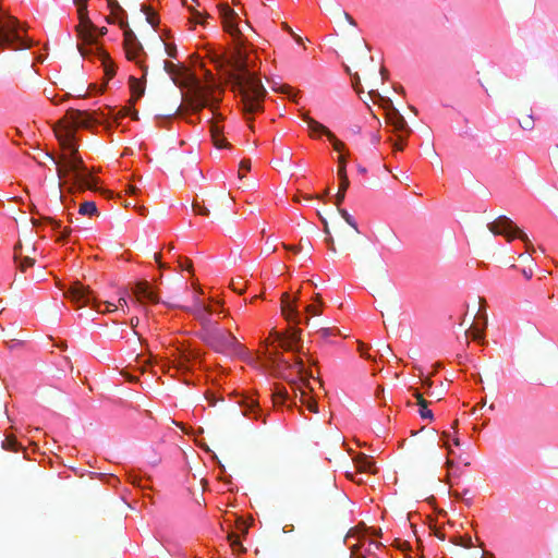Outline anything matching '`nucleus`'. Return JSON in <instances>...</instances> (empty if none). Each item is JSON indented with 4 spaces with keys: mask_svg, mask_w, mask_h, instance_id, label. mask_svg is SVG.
I'll return each mask as SVG.
<instances>
[{
    "mask_svg": "<svg viewBox=\"0 0 558 558\" xmlns=\"http://www.w3.org/2000/svg\"><path fill=\"white\" fill-rule=\"evenodd\" d=\"M2 447L7 450L11 451H17L19 450V444L16 439L13 436H8L2 442Z\"/></svg>",
    "mask_w": 558,
    "mask_h": 558,
    "instance_id": "nucleus-32",
    "label": "nucleus"
},
{
    "mask_svg": "<svg viewBox=\"0 0 558 558\" xmlns=\"http://www.w3.org/2000/svg\"><path fill=\"white\" fill-rule=\"evenodd\" d=\"M128 305V302H126V299L124 295L120 296L119 300H118V308L121 307L122 310H124V307ZM125 313V311H123Z\"/></svg>",
    "mask_w": 558,
    "mask_h": 558,
    "instance_id": "nucleus-58",
    "label": "nucleus"
},
{
    "mask_svg": "<svg viewBox=\"0 0 558 558\" xmlns=\"http://www.w3.org/2000/svg\"><path fill=\"white\" fill-rule=\"evenodd\" d=\"M119 25L120 27L123 29V45L128 44V43H133L134 41H137V37L136 35L134 34V32L129 27L128 25V22L124 20V19H120L119 20Z\"/></svg>",
    "mask_w": 558,
    "mask_h": 558,
    "instance_id": "nucleus-24",
    "label": "nucleus"
},
{
    "mask_svg": "<svg viewBox=\"0 0 558 558\" xmlns=\"http://www.w3.org/2000/svg\"><path fill=\"white\" fill-rule=\"evenodd\" d=\"M70 233H71V229L64 228L63 231L61 232V234L59 235L58 241H64L69 236Z\"/></svg>",
    "mask_w": 558,
    "mask_h": 558,
    "instance_id": "nucleus-57",
    "label": "nucleus"
},
{
    "mask_svg": "<svg viewBox=\"0 0 558 558\" xmlns=\"http://www.w3.org/2000/svg\"><path fill=\"white\" fill-rule=\"evenodd\" d=\"M92 119L85 111L70 110L65 117L60 120L53 128L56 137L58 138L63 153L59 160L52 155L47 156L57 166V174L59 179L66 178L72 174L73 185L78 191L96 190L97 179L92 177L78 154L74 144V135L76 128H88Z\"/></svg>",
    "mask_w": 558,
    "mask_h": 558,
    "instance_id": "nucleus-1",
    "label": "nucleus"
},
{
    "mask_svg": "<svg viewBox=\"0 0 558 558\" xmlns=\"http://www.w3.org/2000/svg\"><path fill=\"white\" fill-rule=\"evenodd\" d=\"M210 133L216 147L221 148L227 145L226 140L222 137V130L217 123L210 122Z\"/></svg>",
    "mask_w": 558,
    "mask_h": 558,
    "instance_id": "nucleus-21",
    "label": "nucleus"
},
{
    "mask_svg": "<svg viewBox=\"0 0 558 558\" xmlns=\"http://www.w3.org/2000/svg\"><path fill=\"white\" fill-rule=\"evenodd\" d=\"M268 342H266V351H265V354L267 356V361L272 365V366H276V367H280L281 364L284 365L287 368H293L295 367L298 369V373L301 377V380H308L310 378H314L313 374L311 372H307L304 367V362L301 360V359H295V362L293 365L289 364L288 362H286L283 359H282V354L278 351V350H275V351H269L268 348Z\"/></svg>",
    "mask_w": 558,
    "mask_h": 558,
    "instance_id": "nucleus-6",
    "label": "nucleus"
},
{
    "mask_svg": "<svg viewBox=\"0 0 558 558\" xmlns=\"http://www.w3.org/2000/svg\"><path fill=\"white\" fill-rule=\"evenodd\" d=\"M344 197H345V192L338 190V193L336 195V205H337L338 209L340 208V204L343 202Z\"/></svg>",
    "mask_w": 558,
    "mask_h": 558,
    "instance_id": "nucleus-52",
    "label": "nucleus"
},
{
    "mask_svg": "<svg viewBox=\"0 0 558 558\" xmlns=\"http://www.w3.org/2000/svg\"><path fill=\"white\" fill-rule=\"evenodd\" d=\"M85 9H80L81 23L77 26V32L80 37L86 44H93L99 36H102L107 33V28H97L90 20L86 16Z\"/></svg>",
    "mask_w": 558,
    "mask_h": 558,
    "instance_id": "nucleus-8",
    "label": "nucleus"
},
{
    "mask_svg": "<svg viewBox=\"0 0 558 558\" xmlns=\"http://www.w3.org/2000/svg\"><path fill=\"white\" fill-rule=\"evenodd\" d=\"M302 118L313 133H322L326 135L328 138H333V133L328 128L311 118L307 113H304Z\"/></svg>",
    "mask_w": 558,
    "mask_h": 558,
    "instance_id": "nucleus-16",
    "label": "nucleus"
},
{
    "mask_svg": "<svg viewBox=\"0 0 558 558\" xmlns=\"http://www.w3.org/2000/svg\"><path fill=\"white\" fill-rule=\"evenodd\" d=\"M338 210L341 217L345 220V222L354 229L355 233H360L357 225L353 217L345 209L339 208Z\"/></svg>",
    "mask_w": 558,
    "mask_h": 558,
    "instance_id": "nucleus-31",
    "label": "nucleus"
},
{
    "mask_svg": "<svg viewBox=\"0 0 558 558\" xmlns=\"http://www.w3.org/2000/svg\"><path fill=\"white\" fill-rule=\"evenodd\" d=\"M147 16H146V20L149 24H151L153 26L157 24V21H156V17H155V14L154 13H146Z\"/></svg>",
    "mask_w": 558,
    "mask_h": 558,
    "instance_id": "nucleus-60",
    "label": "nucleus"
},
{
    "mask_svg": "<svg viewBox=\"0 0 558 558\" xmlns=\"http://www.w3.org/2000/svg\"><path fill=\"white\" fill-rule=\"evenodd\" d=\"M138 323H140L138 317H132V318L130 319V325H131V327H132L133 329H135V328L138 326Z\"/></svg>",
    "mask_w": 558,
    "mask_h": 558,
    "instance_id": "nucleus-62",
    "label": "nucleus"
},
{
    "mask_svg": "<svg viewBox=\"0 0 558 558\" xmlns=\"http://www.w3.org/2000/svg\"><path fill=\"white\" fill-rule=\"evenodd\" d=\"M219 12L222 19L225 29L232 36H238L239 34H241V31L239 29L235 23V20L238 17L236 13L228 4H220Z\"/></svg>",
    "mask_w": 558,
    "mask_h": 558,
    "instance_id": "nucleus-9",
    "label": "nucleus"
},
{
    "mask_svg": "<svg viewBox=\"0 0 558 558\" xmlns=\"http://www.w3.org/2000/svg\"><path fill=\"white\" fill-rule=\"evenodd\" d=\"M192 207H193L194 213L197 215L207 217L210 214V210L205 205L199 204L198 202H193Z\"/></svg>",
    "mask_w": 558,
    "mask_h": 558,
    "instance_id": "nucleus-34",
    "label": "nucleus"
},
{
    "mask_svg": "<svg viewBox=\"0 0 558 558\" xmlns=\"http://www.w3.org/2000/svg\"><path fill=\"white\" fill-rule=\"evenodd\" d=\"M44 220L48 221L49 223L52 225L53 229H59L61 227V222L58 221V220H54L53 218L51 217H44L43 218Z\"/></svg>",
    "mask_w": 558,
    "mask_h": 558,
    "instance_id": "nucleus-56",
    "label": "nucleus"
},
{
    "mask_svg": "<svg viewBox=\"0 0 558 558\" xmlns=\"http://www.w3.org/2000/svg\"><path fill=\"white\" fill-rule=\"evenodd\" d=\"M231 66L230 78L234 90L241 95L244 111L253 113L262 110L266 89L260 81L248 72L246 56L241 49L232 57Z\"/></svg>",
    "mask_w": 558,
    "mask_h": 558,
    "instance_id": "nucleus-2",
    "label": "nucleus"
},
{
    "mask_svg": "<svg viewBox=\"0 0 558 558\" xmlns=\"http://www.w3.org/2000/svg\"><path fill=\"white\" fill-rule=\"evenodd\" d=\"M325 241L328 244L329 250L332 253H336L337 250H336V246H335L333 238L331 235H328V236H326Z\"/></svg>",
    "mask_w": 558,
    "mask_h": 558,
    "instance_id": "nucleus-53",
    "label": "nucleus"
},
{
    "mask_svg": "<svg viewBox=\"0 0 558 558\" xmlns=\"http://www.w3.org/2000/svg\"><path fill=\"white\" fill-rule=\"evenodd\" d=\"M99 57L101 59V63L104 65L105 75L108 80L112 78L116 74L114 64L109 58V56L101 51L99 52Z\"/></svg>",
    "mask_w": 558,
    "mask_h": 558,
    "instance_id": "nucleus-22",
    "label": "nucleus"
},
{
    "mask_svg": "<svg viewBox=\"0 0 558 558\" xmlns=\"http://www.w3.org/2000/svg\"><path fill=\"white\" fill-rule=\"evenodd\" d=\"M180 267L187 271H192V269H193L192 260H190L189 258H183V262L180 260Z\"/></svg>",
    "mask_w": 558,
    "mask_h": 558,
    "instance_id": "nucleus-48",
    "label": "nucleus"
},
{
    "mask_svg": "<svg viewBox=\"0 0 558 558\" xmlns=\"http://www.w3.org/2000/svg\"><path fill=\"white\" fill-rule=\"evenodd\" d=\"M316 301H318V302H319V305H313V304H312V305H307V306H306V312H307L308 314H311V315H314V316H315V315H319V314L322 313V311H320V306H322V304H323V303H322V301H320V295H319V294H317V295H316Z\"/></svg>",
    "mask_w": 558,
    "mask_h": 558,
    "instance_id": "nucleus-37",
    "label": "nucleus"
},
{
    "mask_svg": "<svg viewBox=\"0 0 558 558\" xmlns=\"http://www.w3.org/2000/svg\"><path fill=\"white\" fill-rule=\"evenodd\" d=\"M190 311L201 322L202 330H207V328H210L217 324V323L211 322V319L209 318V316L213 312L210 306L204 305L197 301L194 308H192Z\"/></svg>",
    "mask_w": 558,
    "mask_h": 558,
    "instance_id": "nucleus-13",
    "label": "nucleus"
},
{
    "mask_svg": "<svg viewBox=\"0 0 558 558\" xmlns=\"http://www.w3.org/2000/svg\"><path fill=\"white\" fill-rule=\"evenodd\" d=\"M404 145H405V137H404L402 134H399V135H398V142H396V143L393 144V147H395L397 150H403Z\"/></svg>",
    "mask_w": 558,
    "mask_h": 558,
    "instance_id": "nucleus-45",
    "label": "nucleus"
},
{
    "mask_svg": "<svg viewBox=\"0 0 558 558\" xmlns=\"http://www.w3.org/2000/svg\"><path fill=\"white\" fill-rule=\"evenodd\" d=\"M340 184H339V191L347 192L350 185V181L348 178V174L339 175Z\"/></svg>",
    "mask_w": 558,
    "mask_h": 558,
    "instance_id": "nucleus-43",
    "label": "nucleus"
},
{
    "mask_svg": "<svg viewBox=\"0 0 558 558\" xmlns=\"http://www.w3.org/2000/svg\"><path fill=\"white\" fill-rule=\"evenodd\" d=\"M68 296L74 303L78 304L80 307L92 304L96 311L101 313V311L99 310L100 304L92 296L90 289L88 287H85L81 282L73 283V286L68 291Z\"/></svg>",
    "mask_w": 558,
    "mask_h": 558,
    "instance_id": "nucleus-7",
    "label": "nucleus"
},
{
    "mask_svg": "<svg viewBox=\"0 0 558 558\" xmlns=\"http://www.w3.org/2000/svg\"><path fill=\"white\" fill-rule=\"evenodd\" d=\"M488 230L495 235H504L509 242L519 238L524 242L527 251H534L529 236L508 217L499 216L495 221L487 225Z\"/></svg>",
    "mask_w": 558,
    "mask_h": 558,
    "instance_id": "nucleus-5",
    "label": "nucleus"
},
{
    "mask_svg": "<svg viewBox=\"0 0 558 558\" xmlns=\"http://www.w3.org/2000/svg\"><path fill=\"white\" fill-rule=\"evenodd\" d=\"M471 337L474 341H481L483 340V331L477 329V328H474V327H470L469 330H466V337Z\"/></svg>",
    "mask_w": 558,
    "mask_h": 558,
    "instance_id": "nucleus-36",
    "label": "nucleus"
},
{
    "mask_svg": "<svg viewBox=\"0 0 558 558\" xmlns=\"http://www.w3.org/2000/svg\"><path fill=\"white\" fill-rule=\"evenodd\" d=\"M282 25H283V28H284L286 31H288V32H289V33L294 37V39H295V41H296V43H299V44H301V43H302V37H300V36L295 35V34L293 33V31L289 27V25H288L287 23H283Z\"/></svg>",
    "mask_w": 558,
    "mask_h": 558,
    "instance_id": "nucleus-55",
    "label": "nucleus"
},
{
    "mask_svg": "<svg viewBox=\"0 0 558 558\" xmlns=\"http://www.w3.org/2000/svg\"><path fill=\"white\" fill-rule=\"evenodd\" d=\"M287 396H288V393H287L286 388L278 386L276 388V391L272 395L274 403L275 404L283 403L287 399Z\"/></svg>",
    "mask_w": 558,
    "mask_h": 558,
    "instance_id": "nucleus-29",
    "label": "nucleus"
},
{
    "mask_svg": "<svg viewBox=\"0 0 558 558\" xmlns=\"http://www.w3.org/2000/svg\"><path fill=\"white\" fill-rule=\"evenodd\" d=\"M352 86L357 94H362L364 92L357 73L352 74Z\"/></svg>",
    "mask_w": 558,
    "mask_h": 558,
    "instance_id": "nucleus-41",
    "label": "nucleus"
},
{
    "mask_svg": "<svg viewBox=\"0 0 558 558\" xmlns=\"http://www.w3.org/2000/svg\"><path fill=\"white\" fill-rule=\"evenodd\" d=\"M317 332L320 335L322 338L326 339L330 336H335L336 333H338V331L336 330V328H331V327H320Z\"/></svg>",
    "mask_w": 558,
    "mask_h": 558,
    "instance_id": "nucleus-38",
    "label": "nucleus"
},
{
    "mask_svg": "<svg viewBox=\"0 0 558 558\" xmlns=\"http://www.w3.org/2000/svg\"><path fill=\"white\" fill-rule=\"evenodd\" d=\"M418 413L423 420H429V421L434 420V414L430 410L427 409V405L420 407Z\"/></svg>",
    "mask_w": 558,
    "mask_h": 558,
    "instance_id": "nucleus-40",
    "label": "nucleus"
},
{
    "mask_svg": "<svg viewBox=\"0 0 558 558\" xmlns=\"http://www.w3.org/2000/svg\"><path fill=\"white\" fill-rule=\"evenodd\" d=\"M106 304L108 305L107 312H116L118 310V306L116 304H112L110 302H106Z\"/></svg>",
    "mask_w": 558,
    "mask_h": 558,
    "instance_id": "nucleus-64",
    "label": "nucleus"
},
{
    "mask_svg": "<svg viewBox=\"0 0 558 558\" xmlns=\"http://www.w3.org/2000/svg\"><path fill=\"white\" fill-rule=\"evenodd\" d=\"M192 12V22L197 24H205V20L210 17L206 12H199L194 9H190Z\"/></svg>",
    "mask_w": 558,
    "mask_h": 558,
    "instance_id": "nucleus-30",
    "label": "nucleus"
},
{
    "mask_svg": "<svg viewBox=\"0 0 558 558\" xmlns=\"http://www.w3.org/2000/svg\"><path fill=\"white\" fill-rule=\"evenodd\" d=\"M386 121L389 125L393 128L395 132H405L407 134L412 132L403 116L393 107L387 110Z\"/></svg>",
    "mask_w": 558,
    "mask_h": 558,
    "instance_id": "nucleus-11",
    "label": "nucleus"
},
{
    "mask_svg": "<svg viewBox=\"0 0 558 558\" xmlns=\"http://www.w3.org/2000/svg\"><path fill=\"white\" fill-rule=\"evenodd\" d=\"M306 407H307V409H308L311 412H314V413H317V412H318L317 403H316L314 400L308 399V400H307V403H306Z\"/></svg>",
    "mask_w": 558,
    "mask_h": 558,
    "instance_id": "nucleus-54",
    "label": "nucleus"
},
{
    "mask_svg": "<svg viewBox=\"0 0 558 558\" xmlns=\"http://www.w3.org/2000/svg\"><path fill=\"white\" fill-rule=\"evenodd\" d=\"M357 469L361 472H367L371 474H375L377 472L375 463L367 457H363L361 460L357 461Z\"/></svg>",
    "mask_w": 558,
    "mask_h": 558,
    "instance_id": "nucleus-25",
    "label": "nucleus"
},
{
    "mask_svg": "<svg viewBox=\"0 0 558 558\" xmlns=\"http://www.w3.org/2000/svg\"><path fill=\"white\" fill-rule=\"evenodd\" d=\"M136 296V302H143L144 300L151 303H158L160 301L156 291H154L147 281L136 282L132 289Z\"/></svg>",
    "mask_w": 558,
    "mask_h": 558,
    "instance_id": "nucleus-10",
    "label": "nucleus"
},
{
    "mask_svg": "<svg viewBox=\"0 0 558 558\" xmlns=\"http://www.w3.org/2000/svg\"><path fill=\"white\" fill-rule=\"evenodd\" d=\"M231 287L238 293H242L244 291V286L241 283V281H234L233 280L231 282Z\"/></svg>",
    "mask_w": 558,
    "mask_h": 558,
    "instance_id": "nucleus-50",
    "label": "nucleus"
},
{
    "mask_svg": "<svg viewBox=\"0 0 558 558\" xmlns=\"http://www.w3.org/2000/svg\"><path fill=\"white\" fill-rule=\"evenodd\" d=\"M130 88L135 99H138L144 95V87L141 81L133 76L130 77Z\"/></svg>",
    "mask_w": 558,
    "mask_h": 558,
    "instance_id": "nucleus-26",
    "label": "nucleus"
},
{
    "mask_svg": "<svg viewBox=\"0 0 558 558\" xmlns=\"http://www.w3.org/2000/svg\"><path fill=\"white\" fill-rule=\"evenodd\" d=\"M163 69L172 77L175 85L187 87L185 100L194 112H199L206 107L211 110L215 109L219 99L213 96L214 87L211 85L202 84L184 66L178 68L177 64L170 61L163 62Z\"/></svg>",
    "mask_w": 558,
    "mask_h": 558,
    "instance_id": "nucleus-3",
    "label": "nucleus"
},
{
    "mask_svg": "<svg viewBox=\"0 0 558 558\" xmlns=\"http://www.w3.org/2000/svg\"><path fill=\"white\" fill-rule=\"evenodd\" d=\"M283 247L286 250H289V251L293 252V253H299L302 250L303 244H302V242L299 245H287V244H283Z\"/></svg>",
    "mask_w": 558,
    "mask_h": 558,
    "instance_id": "nucleus-51",
    "label": "nucleus"
},
{
    "mask_svg": "<svg viewBox=\"0 0 558 558\" xmlns=\"http://www.w3.org/2000/svg\"><path fill=\"white\" fill-rule=\"evenodd\" d=\"M166 52L170 58H177V48L174 45L165 44Z\"/></svg>",
    "mask_w": 558,
    "mask_h": 558,
    "instance_id": "nucleus-47",
    "label": "nucleus"
},
{
    "mask_svg": "<svg viewBox=\"0 0 558 558\" xmlns=\"http://www.w3.org/2000/svg\"><path fill=\"white\" fill-rule=\"evenodd\" d=\"M97 206L95 202H84L80 205L78 213L81 215L94 216L97 215Z\"/></svg>",
    "mask_w": 558,
    "mask_h": 558,
    "instance_id": "nucleus-27",
    "label": "nucleus"
},
{
    "mask_svg": "<svg viewBox=\"0 0 558 558\" xmlns=\"http://www.w3.org/2000/svg\"><path fill=\"white\" fill-rule=\"evenodd\" d=\"M241 407H243L245 410L243 412L244 415H251V414H254V418H257V413L259 412V409H258V403L250 398V397H245L242 399V401L240 402Z\"/></svg>",
    "mask_w": 558,
    "mask_h": 558,
    "instance_id": "nucleus-20",
    "label": "nucleus"
},
{
    "mask_svg": "<svg viewBox=\"0 0 558 558\" xmlns=\"http://www.w3.org/2000/svg\"><path fill=\"white\" fill-rule=\"evenodd\" d=\"M194 357V355L192 354H186V353H182L178 360H175L173 362V366H168V369H170L171 367H174L175 369L178 371H187L190 369V366H189V363L190 361Z\"/></svg>",
    "mask_w": 558,
    "mask_h": 558,
    "instance_id": "nucleus-23",
    "label": "nucleus"
},
{
    "mask_svg": "<svg viewBox=\"0 0 558 558\" xmlns=\"http://www.w3.org/2000/svg\"><path fill=\"white\" fill-rule=\"evenodd\" d=\"M413 396L416 398L417 404L420 407L428 405V402L423 398V396L417 390H414Z\"/></svg>",
    "mask_w": 558,
    "mask_h": 558,
    "instance_id": "nucleus-49",
    "label": "nucleus"
},
{
    "mask_svg": "<svg viewBox=\"0 0 558 558\" xmlns=\"http://www.w3.org/2000/svg\"><path fill=\"white\" fill-rule=\"evenodd\" d=\"M319 218L324 225V232L327 234V236L330 235L329 226L326 218H324L322 215H319Z\"/></svg>",
    "mask_w": 558,
    "mask_h": 558,
    "instance_id": "nucleus-59",
    "label": "nucleus"
},
{
    "mask_svg": "<svg viewBox=\"0 0 558 558\" xmlns=\"http://www.w3.org/2000/svg\"><path fill=\"white\" fill-rule=\"evenodd\" d=\"M328 140L332 143L335 150L341 153L344 149V147H345L344 143L339 141L335 135H333V138H328Z\"/></svg>",
    "mask_w": 558,
    "mask_h": 558,
    "instance_id": "nucleus-44",
    "label": "nucleus"
},
{
    "mask_svg": "<svg viewBox=\"0 0 558 558\" xmlns=\"http://www.w3.org/2000/svg\"><path fill=\"white\" fill-rule=\"evenodd\" d=\"M251 169V160L248 159H243L241 160L240 162V171H250ZM239 177L242 178V173L239 172Z\"/></svg>",
    "mask_w": 558,
    "mask_h": 558,
    "instance_id": "nucleus-46",
    "label": "nucleus"
},
{
    "mask_svg": "<svg viewBox=\"0 0 558 558\" xmlns=\"http://www.w3.org/2000/svg\"><path fill=\"white\" fill-rule=\"evenodd\" d=\"M523 130H532L534 128V119L532 114H525L519 120Z\"/></svg>",
    "mask_w": 558,
    "mask_h": 558,
    "instance_id": "nucleus-33",
    "label": "nucleus"
},
{
    "mask_svg": "<svg viewBox=\"0 0 558 558\" xmlns=\"http://www.w3.org/2000/svg\"><path fill=\"white\" fill-rule=\"evenodd\" d=\"M301 329L299 328H291L288 332V335H284L290 339L294 344H298L301 341Z\"/></svg>",
    "mask_w": 558,
    "mask_h": 558,
    "instance_id": "nucleus-35",
    "label": "nucleus"
},
{
    "mask_svg": "<svg viewBox=\"0 0 558 558\" xmlns=\"http://www.w3.org/2000/svg\"><path fill=\"white\" fill-rule=\"evenodd\" d=\"M281 312L286 319L294 322L295 324L301 323L300 313L298 312L294 301L290 300L288 293H283L281 298Z\"/></svg>",
    "mask_w": 558,
    "mask_h": 558,
    "instance_id": "nucleus-14",
    "label": "nucleus"
},
{
    "mask_svg": "<svg viewBox=\"0 0 558 558\" xmlns=\"http://www.w3.org/2000/svg\"><path fill=\"white\" fill-rule=\"evenodd\" d=\"M553 369L555 371V374H556L557 369H558V354H557L556 350H554V366H553Z\"/></svg>",
    "mask_w": 558,
    "mask_h": 558,
    "instance_id": "nucleus-61",
    "label": "nucleus"
},
{
    "mask_svg": "<svg viewBox=\"0 0 558 558\" xmlns=\"http://www.w3.org/2000/svg\"><path fill=\"white\" fill-rule=\"evenodd\" d=\"M338 177L343 174H347V157L344 155H340L338 157Z\"/></svg>",
    "mask_w": 558,
    "mask_h": 558,
    "instance_id": "nucleus-39",
    "label": "nucleus"
},
{
    "mask_svg": "<svg viewBox=\"0 0 558 558\" xmlns=\"http://www.w3.org/2000/svg\"><path fill=\"white\" fill-rule=\"evenodd\" d=\"M124 50L128 60L134 61L143 70V78H145L147 74V65H145L143 61L140 60L142 54L145 56L142 44L138 40L134 41V44L128 43L124 45Z\"/></svg>",
    "mask_w": 558,
    "mask_h": 558,
    "instance_id": "nucleus-12",
    "label": "nucleus"
},
{
    "mask_svg": "<svg viewBox=\"0 0 558 558\" xmlns=\"http://www.w3.org/2000/svg\"><path fill=\"white\" fill-rule=\"evenodd\" d=\"M280 93L288 95L291 99L295 100L296 93L290 85H282L278 89Z\"/></svg>",
    "mask_w": 558,
    "mask_h": 558,
    "instance_id": "nucleus-42",
    "label": "nucleus"
},
{
    "mask_svg": "<svg viewBox=\"0 0 558 558\" xmlns=\"http://www.w3.org/2000/svg\"><path fill=\"white\" fill-rule=\"evenodd\" d=\"M228 541L230 542V546L234 553L242 554L245 551V548L240 542L239 536L236 534L230 533L228 535Z\"/></svg>",
    "mask_w": 558,
    "mask_h": 558,
    "instance_id": "nucleus-28",
    "label": "nucleus"
},
{
    "mask_svg": "<svg viewBox=\"0 0 558 558\" xmlns=\"http://www.w3.org/2000/svg\"><path fill=\"white\" fill-rule=\"evenodd\" d=\"M342 13H343L344 19H345V20H347L351 25L355 26V21L353 20V17H352L349 13H347V12H342Z\"/></svg>",
    "mask_w": 558,
    "mask_h": 558,
    "instance_id": "nucleus-63",
    "label": "nucleus"
},
{
    "mask_svg": "<svg viewBox=\"0 0 558 558\" xmlns=\"http://www.w3.org/2000/svg\"><path fill=\"white\" fill-rule=\"evenodd\" d=\"M108 7L111 10V15L108 17L109 23L118 22L120 19H124L125 11L121 8L117 0H107Z\"/></svg>",
    "mask_w": 558,
    "mask_h": 558,
    "instance_id": "nucleus-18",
    "label": "nucleus"
},
{
    "mask_svg": "<svg viewBox=\"0 0 558 558\" xmlns=\"http://www.w3.org/2000/svg\"><path fill=\"white\" fill-rule=\"evenodd\" d=\"M201 338L218 353L240 354L243 351L236 338L230 331L221 329L218 324L202 330Z\"/></svg>",
    "mask_w": 558,
    "mask_h": 558,
    "instance_id": "nucleus-4",
    "label": "nucleus"
},
{
    "mask_svg": "<svg viewBox=\"0 0 558 558\" xmlns=\"http://www.w3.org/2000/svg\"><path fill=\"white\" fill-rule=\"evenodd\" d=\"M21 250H22V244L19 242L17 244H15L14 246V260L15 263H19V268L21 271H25V269L27 267H32L34 266L35 264V259L34 258H31V257H24L22 258L21 256Z\"/></svg>",
    "mask_w": 558,
    "mask_h": 558,
    "instance_id": "nucleus-17",
    "label": "nucleus"
},
{
    "mask_svg": "<svg viewBox=\"0 0 558 558\" xmlns=\"http://www.w3.org/2000/svg\"><path fill=\"white\" fill-rule=\"evenodd\" d=\"M232 203L233 199L230 194L223 191L211 196V206L214 210L221 215L226 214V211L230 209Z\"/></svg>",
    "mask_w": 558,
    "mask_h": 558,
    "instance_id": "nucleus-15",
    "label": "nucleus"
},
{
    "mask_svg": "<svg viewBox=\"0 0 558 558\" xmlns=\"http://www.w3.org/2000/svg\"><path fill=\"white\" fill-rule=\"evenodd\" d=\"M271 337H274V341L280 342V347L283 350L301 352V349L300 348H294V343L290 339H288V337H286L283 333L274 331L271 333Z\"/></svg>",
    "mask_w": 558,
    "mask_h": 558,
    "instance_id": "nucleus-19",
    "label": "nucleus"
}]
</instances>
